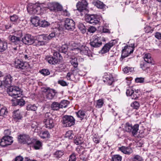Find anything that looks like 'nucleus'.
Returning <instances> with one entry per match:
<instances>
[{"label":"nucleus","instance_id":"obj_1","mask_svg":"<svg viewBox=\"0 0 161 161\" xmlns=\"http://www.w3.org/2000/svg\"><path fill=\"white\" fill-rule=\"evenodd\" d=\"M43 6L42 4L38 5V4L29 3L27 7V11L31 14H39L43 11L44 9L42 8Z\"/></svg>","mask_w":161,"mask_h":161},{"label":"nucleus","instance_id":"obj_2","mask_svg":"<svg viewBox=\"0 0 161 161\" xmlns=\"http://www.w3.org/2000/svg\"><path fill=\"white\" fill-rule=\"evenodd\" d=\"M77 9L80 12L81 16L85 15L88 13V3L85 0L79 2L76 4Z\"/></svg>","mask_w":161,"mask_h":161},{"label":"nucleus","instance_id":"obj_3","mask_svg":"<svg viewBox=\"0 0 161 161\" xmlns=\"http://www.w3.org/2000/svg\"><path fill=\"white\" fill-rule=\"evenodd\" d=\"M62 57L60 53L57 52H54L53 56H47L46 59L48 63L51 64L55 65L60 62Z\"/></svg>","mask_w":161,"mask_h":161},{"label":"nucleus","instance_id":"obj_4","mask_svg":"<svg viewBox=\"0 0 161 161\" xmlns=\"http://www.w3.org/2000/svg\"><path fill=\"white\" fill-rule=\"evenodd\" d=\"M22 31H19L16 32L14 35H9L8 39L12 44L18 45L22 41Z\"/></svg>","mask_w":161,"mask_h":161},{"label":"nucleus","instance_id":"obj_5","mask_svg":"<svg viewBox=\"0 0 161 161\" xmlns=\"http://www.w3.org/2000/svg\"><path fill=\"white\" fill-rule=\"evenodd\" d=\"M14 66L16 68L24 71L29 68V65L21 59H16L14 61Z\"/></svg>","mask_w":161,"mask_h":161},{"label":"nucleus","instance_id":"obj_6","mask_svg":"<svg viewBox=\"0 0 161 161\" xmlns=\"http://www.w3.org/2000/svg\"><path fill=\"white\" fill-rule=\"evenodd\" d=\"M9 95L14 98L19 97L22 95V92L18 87L11 86L8 89Z\"/></svg>","mask_w":161,"mask_h":161},{"label":"nucleus","instance_id":"obj_7","mask_svg":"<svg viewBox=\"0 0 161 161\" xmlns=\"http://www.w3.org/2000/svg\"><path fill=\"white\" fill-rule=\"evenodd\" d=\"M90 44L93 47H98L102 45L101 37L99 35L93 36L90 40Z\"/></svg>","mask_w":161,"mask_h":161},{"label":"nucleus","instance_id":"obj_8","mask_svg":"<svg viewBox=\"0 0 161 161\" xmlns=\"http://www.w3.org/2000/svg\"><path fill=\"white\" fill-rule=\"evenodd\" d=\"M75 120L71 116L65 115L63 117L62 123L65 127H70L75 124Z\"/></svg>","mask_w":161,"mask_h":161},{"label":"nucleus","instance_id":"obj_9","mask_svg":"<svg viewBox=\"0 0 161 161\" xmlns=\"http://www.w3.org/2000/svg\"><path fill=\"white\" fill-rule=\"evenodd\" d=\"M100 18V16L98 15H88L86 16L85 20L86 22L94 25L98 23Z\"/></svg>","mask_w":161,"mask_h":161},{"label":"nucleus","instance_id":"obj_10","mask_svg":"<svg viewBox=\"0 0 161 161\" xmlns=\"http://www.w3.org/2000/svg\"><path fill=\"white\" fill-rule=\"evenodd\" d=\"M133 51L134 49L132 46H127L125 47L124 48L122 49L121 57L120 58V61H122L125 58L128 56L130 54L133 52Z\"/></svg>","mask_w":161,"mask_h":161},{"label":"nucleus","instance_id":"obj_11","mask_svg":"<svg viewBox=\"0 0 161 161\" xmlns=\"http://www.w3.org/2000/svg\"><path fill=\"white\" fill-rule=\"evenodd\" d=\"M13 137L8 136H3L1 140L0 145L4 147L8 145H10L13 142Z\"/></svg>","mask_w":161,"mask_h":161},{"label":"nucleus","instance_id":"obj_12","mask_svg":"<svg viewBox=\"0 0 161 161\" xmlns=\"http://www.w3.org/2000/svg\"><path fill=\"white\" fill-rule=\"evenodd\" d=\"M74 50L80 52L82 54L87 55L89 57H92L91 50L88 47L86 46H82L80 48H77L75 49Z\"/></svg>","mask_w":161,"mask_h":161},{"label":"nucleus","instance_id":"obj_13","mask_svg":"<svg viewBox=\"0 0 161 161\" xmlns=\"http://www.w3.org/2000/svg\"><path fill=\"white\" fill-rule=\"evenodd\" d=\"M64 27L68 31H73L75 28V23L72 19L66 18L64 21Z\"/></svg>","mask_w":161,"mask_h":161},{"label":"nucleus","instance_id":"obj_14","mask_svg":"<svg viewBox=\"0 0 161 161\" xmlns=\"http://www.w3.org/2000/svg\"><path fill=\"white\" fill-rule=\"evenodd\" d=\"M22 41L25 44L30 45L34 42V37L31 35L27 34L22 38Z\"/></svg>","mask_w":161,"mask_h":161},{"label":"nucleus","instance_id":"obj_15","mask_svg":"<svg viewBox=\"0 0 161 161\" xmlns=\"http://www.w3.org/2000/svg\"><path fill=\"white\" fill-rule=\"evenodd\" d=\"M18 138L19 142L21 143H26L28 144H31L32 143L31 139L28 135L25 134L20 135L19 136Z\"/></svg>","mask_w":161,"mask_h":161},{"label":"nucleus","instance_id":"obj_16","mask_svg":"<svg viewBox=\"0 0 161 161\" xmlns=\"http://www.w3.org/2000/svg\"><path fill=\"white\" fill-rule=\"evenodd\" d=\"M43 122L45 127L48 129H51L54 126V123L53 119L51 118L44 119Z\"/></svg>","mask_w":161,"mask_h":161},{"label":"nucleus","instance_id":"obj_17","mask_svg":"<svg viewBox=\"0 0 161 161\" xmlns=\"http://www.w3.org/2000/svg\"><path fill=\"white\" fill-rule=\"evenodd\" d=\"M13 80V78L10 75L8 74L6 75L4 77V80L3 81V85H4V86H9Z\"/></svg>","mask_w":161,"mask_h":161},{"label":"nucleus","instance_id":"obj_18","mask_svg":"<svg viewBox=\"0 0 161 161\" xmlns=\"http://www.w3.org/2000/svg\"><path fill=\"white\" fill-rule=\"evenodd\" d=\"M115 44L113 42H110L105 44L101 50V53L102 54L107 53L109 51L110 48Z\"/></svg>","mask_w":161,"mask_h":161},{"label":"nucleus","instance_id":"obj_19","mask_svg":"<svg viewBox=\"0 0 161 161\" xmlns=\"http://www.w3.org/2000/svg\"><path fill=\"white\" fill-rule=\"evenodd\" d=\"M55 95V90L52 89L47 90L46 92V98L48 99H53Z\"/></svg>","mask_w":161,"mask_h":161},{"label":"nucleus","instance_id":"obj_20","mask_svg":"<svg viewBox=\"0 0 161 161\" xmlns=\"http://www.w3.org/2000/svg\"><path fill=\"white\" fill-rule=\"evenodd\" d=\"M13 117L15 120L17 121L21 119L22 115L19 110H17L13 112Z\"/></svg>","mask_w":161,"mask_h":161},{"label":"nucleus","instance_id":"obj_21","mask_svg":"<svg viewBox=\"0 0 161 161\" xmlns=\"http://www.w3.org/2000/svg\"><path fill=\"white\" fill-rule=\"evenodd\" d=\"M119 150L123 153L127 154H130L132 152V150L130 148L126 147L124 146L119 147Z\"/></svg>","mask_w":161,"mask_h":161},{"label":"nucleus","instance_id":"obj_22","mask_svg":"<svg viewBox=\"0 0 161 161\" xmlns=\"http://www.w3.org/2000/svg\"><path fill=\"white\" fill-rule=\"evenodd\" d=\"M144 61L148 63L153 64V61L149 53L146 54L143 57Z\"/></svg>","mask_w":161,"mask_h":161},{"label":"nucleus","instance_id":"obj_23","mask_svg":"<svg viewBox=\"0 0 161 161\" xmlns=\"http://www.w3.org/2000/svg\"><path fill=\"white\" fill-rule=\"evenodd\" d=\"M31 21L32 24L35 26L36 27L38 26H40V21L39 18L38 17L35 16L32 18L31 19Z\"/></svg>","mask_w":161,"mask_h":161},{"label":"nucleus","instance_id":"obj_24","mask_svg":"<svg viewBox=\"0 0 161 161\" xmlns=\"http://www.w3.org/2000/svg\"><path fill=\"white\" fill-rule=\"evenodd\" d=\"M83 138L81 136H78L75 137L74 142L77 145H80L83 142Z\"/></svg>","mask_w":161,"mask_h":161},{"label":"nucleus","instance_id":"obj_25","mask_svg":"<svg viewBox=\"0 0 161 161\" xmlns=\"http://www.w3.org/2000/svg\"><path fill=\"white\" fill-rule=\"evenodd\" d=\"M7 48V43L6 42L0 39V52H3Z\"/></svg>","mask_w":161,"mask_h":161},{"label":"nucleus","instance_id":"obj_26","mask_svg":"<svg viewBox=\"0 0 161 161\" xmlns=\"http://www.w3.org/2000/svg\"><path fill=\"white\" fill-rule=\"evenodd\" d=\"M139 125L137 124H135L133 126H132V130L130 132L132 133L133 136L136 135L139 130Z\"/></svg>","mask_w":161,"mask_h":161},{"label":"nucleus","instance_id":"obj_27","mask_svg":"<svg viewBox=\"0 0 161 161\" xmlns=\"http://www.w3.org/2000/svg\"><path fill=\"white\" fill-rule=\"evenodd\" d=\"M93 4L97 8L100 9L103 8L105 6V5L103 2L98 0H96L94 1L93 2Z\"/></svg>","mask_w":161,"mask_h":161},{"label":"nucleus","instance_id":"obj_28","mask_svg":"<svg viewBox=\"0 0 161 161\" xmlns=\"http://www.w3.org/2000/svg\"><path fill=\"white\" fill-rule=\"evenodd\" d=\"M51 109L53 110H58L60 108L59 103L53 102L51 104Z\"/></svg>","mask_w":161,"mask_h":161},{"label":"nucleus","instance_id":"obj_29","mask_svg":"<svg viewBox=\"0 0 161 161\" xmlns=\"http://www.w3.org/2000/svg\"><path fill=\"white\" fill-rule=\"evenodd\" d=\"M78 118L82 120L85 115V112L82 110H80L77 112H75Z\"/></svg>","mask_w":161,"mask_h":161},{"label":"nucleus","instance_id":"obj_30","mask_svg":"<svg viewBox=\"0 0 161 161\" xmlns=\"http://www.w3.org/2000/svg\"><path fill=\"white\" fill-rule=\"evenodd\" d=\"M103 81L105 82H106L108 85H112L114 79L111 75H109L106 77L105 80Z\"/></svg>","mask_w":161,"mask_h":161},{"label":"nucleus","instance_id":"obj_31","mask_svg":"<svg viewBox=\"0 0 161 161\" xmlns=\"http://www.w3.org/2000/svg\"><path fill=\"white\" fill-rule=\"evenodd\" d=\"M70 62L74 68H76L77 67L78 62L77 58H76L74 57L72 58L70 60Z\"/></svg>","mask_w":161,"mask_h":161},{"label":"nucleus","instance_id":"obj_32","mask_svg":"<svg viewBox=\"0 0 161 161\" xmlns=\"http://www.w3.org/2000/svg\"><path fill=\"white\" fill-rule=\"evenodd\" d=\"M53 154L54 157L59 158L64 155V152L62 150H58L55 152Z\"/></svg>","mask_w":161,"mask_h":161},{"label":"nucleus","instance_id":"obj_33","mask_svg":"<svg viewBox=\"0 0 161 161\" xmlns=\"http://www.w3.org/2000/svg\"><path fill=\"white\" fill-rule=\"evenodd\" d=\"M37 107L34 104H30L28 105L26 107V109L28 110H31L32 111H35L37 109Z\"/></svg>","mask_w":161,"mask_h":161},{"label":"nucleus","instance_id":"obj_34","mask_svg":"<svg viewBox=\"0 0 161 161\" xmlns=\"http://www.w3.org/2000/svg\"><path fill=\"white\" fill-rule=\"evenodd\" d=\"M40 136L43 138H49L50 136V134L48 131L45 130L41 132L40 133Z\"/></svg>","mask_w":161,"mask_h":161},{"label":"nucleus","instance_id":"obj_35","mask_svg":"<svg viewBox=\"0 0 161 161\" xmlns=\"http://www.w3.org/2000/svg\"><path fill=\"white\" fill-rule=\"evenodd\" d=\"M8 111L5 107L2 108L0 110V116H6L8 114Z\"/></svg>","mask_w":161,"mask_h":161},{"label":"nucleus","instance_id":"obj_36","mask_svg":"<svg viewBox=\"0 0 161 161\" xmlns=\"http://www.w3.org/2000/svg\"><path fill=\"white\" fill-rule=\"evenodd\" d=\"M132 125L131 124L126 123L125 125V130L127 132L130 133L132 130Z\"/></svg>","mask_w":161,"mask_h":161},{"label":"nucleus","instance_id":"obj_37","mask_svg":"<svg viewBox=\"0 0 161 161\" xmlns=\"http://www.w3.org/2000/svg\"><path fill=\"white\" fill-rule=\"evenodd\" d=\"M122 157L119 155H113L111 161H121Z\"/></svg>","mask_w":161,"mask_h":161},{"label":"nucleus","instance_id":"obj_38","mask_svg":"<svg viewBox=\"0 0 161 161\" xmlns=\"http://www.w3.org/2000/svg\"><path fill=\"white\" fill-rule=\"evenodd\" d=\"M69 103V102L66 100H63L61 101L60 103H59L60 108H63L66 107Z\"/></svg>","mask_w":161,"mask_h":161},{"label":"nucleus","instance_id":"obj_39","mask_svg":"<svg viewBox=\"0 0 161 161\" xmlns=\"http://www.w3.org/2000/svg\"><path fill=\"white\" fill-rule=\"evenodd\" d=\"M131 106L134 109H138L140 107V105L138 102L135 101L131 103Z\"/></svg>","mask_w":161,"mask_h":161},{"label":"nucleus","instance_id":"obj_40","mask_svg":"<svg viewBox=\"0 0 161 161\" xmlns=\"http://www.w3.org/2000/svg\"><path fill=\"white\" fill-rule=\"evenodd\" d=\"M16 103L18 105L23 106L24 105L25 103V100L22 98L20 99H17L16 100Z\"/></svg>","mask_w":161,"mask_h":161},{"label":"nucleus","instance_id":"obj_41","mask_svg":"<svg viewBox=\"0 0 161 161\" xmlns=\"http://www.w3.org/2000/svg\"><path fill=\"white\" fill-rule=\"evenodd\" d=\"M40 26L42 27H46L50 25V24L46 20H42L40 21Z\"/></svg>","mask_w":161,"mask_h":161},{"label":"nucleus","instance_id":"obj_42","mask_svg":"<svg viewBox=\"0 0 161 161\" xmlns=\"http://www.w3.org/2000/svg\"><path fill=\"white\" fill-rule=\"evenodd\" d=\"M134 70V68L132 67H126L123 69V71L124 73L127 74L129 72H131Z\"/></svg>","mask_w":161,"mask_h":161},{"label":"nucleus","instance_id":"obj_43","mask_svg":"<svg viewBox=\"0 0 161 161\" xmlns=\"http://www.w3.org/2000/svg\"><path fill=\"white\" fill-rule=\"evenodd\" d=\"M73 136L74 135L73 134L72 131L70 130L67 131L65 134V137L70 139L73 138Z\"/></svg>","mask_w":161,"mask_h":161},{"label":"nucleus","instance_id":"obj_44","mask_svg":"<svg viewBox=\"0 0 161 161\" xmlns=\"http://www.w3.org/2000/svg\"><path fill=\"white\" fill-rule=\"evenodd\" d=\"M68 47L66 44L63 45L61 48L60 49V51L61 52L65 53L68 50Z\"/></svg>","mask_w":161,"mask_h":161},{"label":"nucleus","instance_id":"obj_45","mask_svg":"<svg viewBox=\"0 0 161 161\" xmlns=\"http://www.w3.org/2000/svg\"><path fill=\"white\" fill-rule=\"evenodd\" d=\"M78 28L83 33H84L86 31V28L84 25L82 23H79L78 25Z\"/></svg>","mask_w":161,"mask_h":161},{"label":"nucleus","instance_id":"obj_46","mask_svg":"<svg viewBox=\"0 0 161 161\" xmlns=\"http://www.w3.org/2000/svg\"><path fill=\"white\" fill-rule=\"evenodd\" d=\"M10 21L12 22H16L19 19L18 16L15 14L10 16Z\"/></svg>","mask_w":161,"mask_h":161},{"label":"nucleus","instance_id":"obj_47","mask_svg":"<svg viewBox=\"0 0 161 161\" xmlns=\"http://www.w3.org/2000/svg\"><path fill=\"white\" fill-rule=\"evenodd\" d=\"M42 143L39 141L35 142L34 147L35 149H38L41 147Z\"/></svg>","mask_w":161,"mask_h":161},{"label":"nucleus","instance_id":"obj_48","mask_svg":"<svg viewBox=\"0 0 161 161\" xmlns=\"http://www.w3.org/2000/svg\"><path fill=\"white\" fill-rule=\"evenodd\" d=\"M40 72L44 76L48 75L50 74L49 71L47 69H42L40 71Z\"/></svg>","mask_w":161,"mask_h":161},{"label":"nucleus","instance_id":"obj_49","mask_svg":"<svg viewBox=\"0 0 161 161\" xmlns=\"http://www.w3.org/2000/svg\"><path fill=\"white\" fill-rule=\"evenodd\" d=\"M103 104V101L102 99H99L97 100L96 107L98 108H101L102 107Z\"/></svg>","mask_w":161,"mask_h":161},{"label":"nucleus","instance_id":"obj_50","mask_svg":"<svg viewBox=\"0 0 161 161\" xmlns=\"http://www.w3.org/2000/svg\"><path fill=\"white\" fill-rule=\"evenodd\" d=\"M57 3H52L49 4L48 7L51 10H56V6L55 4H56Z\"/></svg>","mask_w":161,"mask_h":161},{"label":"nucleus","instance_id":"obj_51","mask_svg":"<svg viewBox=\"0 0 161 161\" xmlns=\"http://www.w3.org/2000/svg\"><path fill=\"white\" fill-rule=\"evenodd\" d=\"M60 33L58 32L56 33L55 32H52L49 35H48L49 37L50 40H51L53 37H55L56 36H58Z\"/></svg>","mask_w":161,"mask_h":161},{"label":"nucleus","instance_id":"obj_52","mask_svg":"<svg viewBox=\"0 0 161 161\" xmlns=\"http://www.w3.org/2000/svg\"><path fill=\"white\" fill-rule=\"evenodd\" d=\"M142 158L139 155H137L135 156L131 161H142Z\"/></svg>","mask_w":161,"mask_h":161},{"label":"nucleus","instance_id":"obj_53","mask_svg":"<svg viewBox=\"0 0 161 161\" xmlns=\"http://www.w3.org/2000/svg\"><path fill=\"white\" fill-rule=\"evenodd\" d=\"M96 31V29L93 26H90L88 29V31L90 33H93Z\"/></svg>","mask_w":161,"mask_h":161},{"label":"nucleus","instance_id":"obj_54","mask_svg":"<svg viewBox=\"0 0 161 161\" xmlns=\"http://www.w3.org/2000/svg\"><path fill=\"white\" fill-rule=\"evenodd\" d=\"M55 5L56 6V10H57L59 11L62 10V7L58 3H57L56 4H55Z\"/></svg>","mask_w":161,"mask_h":161},{"label":"nucleus","instance_id":"obj_55","mask_svg":"<svg viewBox=\"0 0 161 161\" xmlns=\"http://www.w3.org/2000/svg\"><path fill=\"white\" fill-rule=\"evenodd\" d=\"M76 158L74 154H72L70 155L69 161H76Z\"/></svg>","mask_w":161,"mask_h":161},{"label":"nucleus","instance_id":"obj_56","mask_svg":"<svg viewBox=\"0 0 161 161\" xmlns=\"http://www.w3.org/2000/svg\"><path fill=\"white\" fill-rule=\"evenodd\" d=\"M135 81L136 83H143L144 81V78L142 77L137 78L135 79Z\"/></svg>","mask_w":161,"mask_h":161},{"label":"nucleus","instance_id":"obj_57","mask_svg":"<svg viewBox=\"0 0 161 161\" xmlns=\"http://www.w3.org/2000/svg\"><path fill=\"white\" fill-rule=\"evenodd\" d=\"M133 91L131 88L127 89L126 91V95L127 96H131V95H132V93H133Z\"/></svg>","mask_w":161,"mask_h":161},{"label":"nucleus","instance_id":"obj_58","mask_svg":"<svg viewBox=\"0 0 161 161\" xmlns=\"http://www.w3.org/2000/svg\"><path fill=\"white\" fill-rule=\"evenodd\" d=\"M144 30L147 33L151 32L152 30V27L149 26H146L144 28Z\"/></svg>","mask_w":161,"mask_h":161},{"label":"nucleus","instance_id":"obj_59","mask_svg":"<svg viewBox=\"0 0 161 161\" xmlns=\"http://www.w3.org/2000/svg\"><path fill=\"white\" fill-rule=\"evenodd\" d=\"M58 83L62 86H65L68 85L67 83L63 80H58Z\"/></svg>","mask_w":161,"mask_h":161},{"label":"nucleus","instance_id":"obj_60","mask_svg":"<svg viewBox=\"0 0 161 161\" xmlns=\"http://www.w3.org/2000/svg\"><path fill=\"white\" fill-rule=\"evenodd\" d=\"M140 67L143 70H145L148 68V67L147 66L146 64L144 62H142L140 64Z\"/></svg>","mask_w":161,"mask_h":161},{"label":"nucleus","instance_id":"obj_61","mask_svg":"<svg viewBox=\"0 0 161 161\" xmlns=\"http://www.w3.org/2000/svg\"><path fill=\"white\" fill-rule=\"evenodd\" d=\"M23 157L19 155L17 156L14 159V161H22L23 160Z\"/></svg>","mask_w":161,"mask_h":161},{"label":"nucleus","instance_id":"obj_62","mask_svg":"<svg viewBox=\"0 0 161 161\" xmlns=\"http://www.w3.org/2000/svg\"><path fill=\"white\" fill-rule=\"evenodd\" d=\"M155 37H156V38L157 39H161V33H159V32H157L155 34Z\"/></svg>","mask_w":161,"mask_h":161},{"label":"nucleus","instance_id":"obj_63","mask_svg":"<svg viewBox=\"0 0 161 161\" xmlns=\"http://www.w3.org/2000/svg\"><path fill=\"white\" fill-rule=\"evenodd\" d=\"M41 36L42 37L43 40H45L47 41L50 40L49 37L48 36L42 35Z\"/></svg>","mask_w":161,"mask_h":161},{"label":"nucleus","instance_id":"obj_64","mask_svg":"<svg viewBox=\"0 0 161 161\" xmlns=\"http://www.w3.org/2000/svg\"><path fill=\"white\" fill-rule=\"evenodd\" d=\"M131 97L132 99H135L138 97V94L135 93L133 91V93H132Z\"/></svg>","mask_w":161,"mask_h":161}]
</instances>
